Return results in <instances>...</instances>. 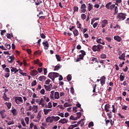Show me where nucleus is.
Wrapping results in <instances>:
<instances>
[{"label":"nucleus","instance_id":"obj_32","mask_svg":"<svg viewBox=\"0 0 129 129\" xmlns=\"http://www.w3.org/2000/svg\"><path fill=\"white\" fill-rule=\"evenodd\" d=\"M52 118L54 121H58L60 119V117L52 116Z\"/></svg>","mask_w":129,"mask_h":129},{"label":"nucleus","instance_id":"obj_2","mask_svg":"<svg viewBox=\"0 0 129 129\" xmlns=\"http://www.w3.org/2000/svg\"><path fill=\"white\" fill-rule=\"evenodd\" d=\"M103 46L98 44L97 45H94L92 47V50L93 52H100L101 50H103Z\"/></svg>","mask_w":129,"mask_h":129},{"label":"nucleus","instance_id":"obj_39","mask_svg":"<svg viewBox=\"0 0 129 129\" xmlns=\"http://www.w3.org/2000/svg\"><path fill=\"white\" fill-rule=\"evenodd\" d=\"M7 39H12V37H14L13 34L7 33Z\"/></svg>","mask_w":129,"mask_h":129},{"label":"nucleus","instance_id":"obj_49","mask_svg":"<svg viewBox=\"0 0 129 129\" xmlns=\"http://www.w3.org/2000/svg\"><path fill=\"white\" fill-rule=\"evenodd\" d=\"M77 116L76 117V118H77V119H78V118H80V117H81V115H82L81 112H79L77 113Z\"/></svg>","mask_w":129,"mask_h":129},{"label":"nucleus","instance_id":"obj_50","mask_svg":"<svg viewBox=\"0 0 129 129\" xmlns=\"http://www.w3.org/2000/svg\"><path fill=\"white\" fill-rule=\"evenodd\" d=\"M25 121H26L27 124H29V122L30 121V118H29V117H26L25 118Z\"/></svg>","mask_w":129,"mask_h":129},{"label":"nucleus","instance_id":"obj_16","mask_svg":"<svg viewBox=\"0 0 129 129\" xmlns=\"http://www.w3.org/2000/svg\"><path fill=\"white\" fill-rule=\"evenodd\" d=\"M58 122L59 123H62V124H64V123H67L68 122V120L66 119V118H61L58 121Z\"/></svg>","mask_w":129,"mask_h":129},{"label":"nucleus","instance_id":"obj_20","mask_svg":"<svg viewBox=\"0 0 129 129\" xmlns=\"http://www.w3.org/2000/svg\"><path fill=\"white\" fill-rule=\"evenodd\" d=\"M125 53H123L121 54V55L119 56V59L120 60H123V61H125Z\"/></svg>","mask_w":129,"mask_h":129},{"label":"nucleus","instance_id":"obj_63","mask_svg":"<svg viewBox=\"0 0 129 129\" xmlns=\"http://www.w3.org/2000/svg\"><path fill=\"white\" fill-rule=\"evenodd\" d=\"M27 111H31V110H32V106H29L27 108Z\"/></svg>","mask_w":129,"mask_h":129},{"label":"nucleus","instance_id":"obj_1","mask_svg":"<svg viewBox=\"0 0 129 129\" xmlns=\"http://www.w3.org/2000/svg\"><path fill=\"white\" fill-rule=\"evenodd\" d=\"M105 8L107 10H110V11H113L114 9V15H115L118 12V8L117 6L115 7V5L112 4L111 2H109L105 5Z\"/></svg>","mask_w":129,"mask_h":129},{"label":"nucleus","instance_id":"obj_47","mask_svg":"<svg viewBox=\"0 0 129 129\" xmlns=\"http://www.w3.org/2000/svg\"><path fill=\"white\" fill-rule=\"evenodd\" d=\"M81 18L82 20H85L86 19V15H85V14H81Z\"/></svg>","mask_w":129,"mask_h":129},{"label":"nucleus","instance_id":"obj_23","mask_svg":"<svg viewBox=\"0 0 129 129\" xmlns=\"http://www.w3.org/2000/svg\"><path fill=\"white\" fill-rule=\"evenodd\" d=\"M54 98L55 99H59L60 98V94H59V92H55L54 93Z\"/></svg>","mask_w":129,"mask_h":129},{"label":"nucleus","instance_id":"obj_28","mask_svg":"<svg viewBox=\"0 0 129 129\" xmlns=\"http://www.w3.org/2000/svg\"><path fill=\"white\" fill-rule=\"evenodd\" d=\"M73 34L74 37H77V36H78V35H79V32L77 29H75L73 31Z\"/></svg>","mask_w":129,"mask_h":129},{"label":"nucleus","instance_id":"obj_27","mask_svg":"<svg viewBox=\"0 0 129 129\" xmlns=\"http://www.w3.org/2000/svg\"><path fill=\"white\" fill-rule=\"evenodd\" d=\"M3 98L5 101H9V100H10V98L7 96V94H6V93L4 94Z\"/></svg>","mask_w":129,"mask_h":129},{"label":"nucleus","instance_id":"obj_61","mask_svg":"<svg viewBox=\"0 0 129 129\" xmlns=\"http://www.w3.org/2000/svg\"><path fill=\"white\" fill-rule=\"evenodd\" d=\"M105 39L108 42V43H110V42L111 41V38L110 37H106Z\"/></svg>","mask_w":129,"mask_h":129},{"label":"nucleus","instance_id":"obj_48","mask_svg":"<svg viewBox=\"0 0 129 129\" xmlns=\"http://www.w3.org/2000/svg\"><path fill=\"white\" fill-rule=\"evenodd\" d=\"M21 123L23 126H26V123L25 122V120H24V119L22 118L21 119Z\"/></svg>","mask_w":129,"mask_h":129},{"label":"nucleus","instance_id":"obj_11","mask_svg":"<svg viewBox=\"0 0 129 129\" xmlns=\"http://www.w3.org/2000/svg\"><path fill=\"white\" fill-rule=\"evenodd\" d=\"M81 13H85L86 12V5L83 4L81 7Z\"/></svg>","mask_w":129,"mask_h":129},{"label":"nucleus","instance_id":"obj_33","mask_svg":"<svg viewBox=\"0 0 129 129\" xmlns=\"http://www.w3.org/2000/svg\"><path fill=\"white\" fill-rule=\"evenodd\" d=\"M92 9H93V6L91 4H90V3L88 4V10L89 11V12H90V11H91V10H92Z\"/></svg>","mask_w":129,"mask_h":129},{"label":"nucleus","instance_id":"obj_57","mask_svg":"<svg viewBox=\"0 0 129 129\" xmlns=\"http://www.w3.org/2000/svg\"><path fill=\"white\" fill-rule=\"evenodd\" d=\"M94 125V123H93V122L91 121L89 124H88V127H91V126H93Z\"/></svg>","mask_w":129,"mask_h":129},{"label":"nucleus","instance_id":"obj_52","mask_svg":"<svg viewBox=\"0 0 129 129\" xmlns=\"http://www.w3.org/2000/svg\"><path fill=\"white\" fill-rule=\"evenodd\" d=\"M41 103H45V99H44V97H43V98H42L40 99V100H39V101L38 104H41Z\"/></svg>","mask_w":129,"mask_h":129},{"label":"nucleus","instance_id":"obj_59","mask_svg":"<svg viewBox=\"0 0 129 129\" xmlns=\"http://www.w3.org/2000/svg\"><path fill=\"white\" fill-rule=\"evenodd\" d=\"M70 119H72V120H77V118H76V117H75L73 116H71Z\"/></svg>","mask_w":129,"mask_h":129},{"label":"nucleus","instance_id":"obj_64","mask_svg":"<svg viewBox=\"0 0 129 129\" xmlns=\"http://www.w3.org/2000/svg\"><path fill=\"white\" fill-rule=\"evenodd\" d=\"M101 58H102V59H105V58H106V55H105V54H101Z\"/></svg>","mask_w":129,"mask_h":129},{"label":"nucleus","instance_id":"obj_51","mask_svg":"<svg viewBox=\"0 0 129 129\" xmlns=\"http://www.w3.org/2000/svg\"><path fill=\"white\" fill-rule=\"evenodd\" d=\"M79 10V8L76 6H75L74 7V12L73 14H75V12H78V10Z\"/></svg>","mask_w":129,"mask_h":129},{"label":"nucleus","instance_id":"obj_36","mask_svg":"<svg viewBox=\"0 0 129 129\" xmlns=\"http://www.w3.org/2000/svg\"><path fill=\"white\" fill-rule=\"evenodd\" d=\"M54 93H55L54 91H52L50 92V97L51 98V99H54Z\"/></svg>","mask_w":129,"mask_h":129},{"label":"nucleus","instance_id":"obj_40","mask_svg":"<svg viewBox=\"0 0 129 129\" xmlns=\"http://www.w3.org/2000/svg\"><path fill=\"white\" fill-rule=\"evenodd\" d=\"M41 117H42V114L41 112H39L37 116V118H38V119L40 120V119H41Z\"/></svg>","mask_w":129,"mask_h":129},{"label":"nucleus","instance_id":"obj_30","mask_svg":"<svg viewBox=\"0 0 129 129\" xmlns=\"http://www.w3.org/2000/svg\"><path fill=\"white\" fill-rule=\"evenodd\" d=\"M11 112L14 116H16V115L18 114V112L17 111V109H12L11 110Z\"/></svg>","mask_w":129,"mask_h":129},{"label":"nucleus","instance_id":"obj_14","mask_svg":"<svg viewBox=\"0 0 129 129\" xmlns=\"http://www.w3.org/2000/svg\"><path fill=\"white\" fill-rule=\"evenodd\" d=\"M9 58H8V61L9 63H13L14 62V60H15V58L14 55H12L11 56H8Z\"/></svg>","mask_w":129,"mask_h":129},{"label":"nucleus","instance_id":"obj_24","mask_svg":"<svg viewBox=\"0 0 129 129\" xmlns=\"http://www.w3.org/2000/svg\"><path fill=\"white\" fill-rule=\"evenodd\" d=\"M32 110L33 111H35V113L38 112V106L33 105V107H32Z\"/></svg>","mask_w":129,"mask_h":129},{"label":"nucleus","instance_id":"obj_56","mask_svg":"<svg viewBox=\"0 0 129 129\" xmlns=\"http://www.w3.org/2000/svg\"><path fill=\"white\" fill-rule=\"evenodd\" d=\"M6 32H7L6 30H2L1 32V35H2V36H4V35H5V34H6Z\"/></svg>","mask_w":129,"mask_h":129},{"label":"nucleus","instance_id":"obj_25","mask_svg":"<svg viewBox=\"0 0 129 129\" xmlns=\"http://www.w3.org/2000/svg\"><path fill=\"white\" fill-rule=\"evenodd\" d=\"M124 73H121L120 75V81H123L124 80Z\"/></svg>","mask_w":129,"mask_h":129},{"label":"nucleus","instance_id":"obj_41","mask_svg":"<svg viewBox=\"0 0 129 129\" xmlns=\"http://www.w3.org/2000/svg\"><path fill=\"white\" fill-rule=\"evenodd\" d=\"M83 119H81L80 121H79L77 122V125L80 124V123H81V125H84V123L83 122Z\"/></svg>","mask_w":129,"mask_h":129},{"label":"nucleus","instance_id":"obj_31","mask_svg":"<svg viewBox=\"0 0 129 129\" xmlns=\"http://www.w3.org/2000/svg\"><path fill=\"white\" fill-rule=\"evenodd\" d=\"M11 72H14V73H17V72H19V70L17 69L16 68L11 67Z\"/></svg>","mask_w":129,"mask_h":129},{"label":"nucleus","instance_id":"obj_46","mask_svg":"<svg viewBox=\"0 0 129 129\" xmlns=\"http://www.w3.org/2000/svg\"><path fill=\"white\" fill-rule=\"evenodd\" d=\"M42 52L40 50H36L34 52V55H40Z\"/></svg>","mask_w":129,"mask_h":129},{"label":"nucleus","instance_id":"obj_17","mask_svg":"<svg viewBox=\"0 0 129 129\" xmlns=\"http://www.w3.org/2000/svg\"><path fill=\"white\" fill-rule=\"evenodd\" d=\"M38 74V71L36 70H32L30 72V75L31 76H36Z\"/></svg>","mask_w":129,"mask_h":129},{"label":"nucleus","instance_id":"obj_6","mask_svg":"<svg viewBox=\"0 0 129 129\" xmlns=\"http://www.w3.org/2000/svg\"><path fill=\"white\" fill-rule=\"evenodd\" d=\"M35 4V6H40L41 4H42V2L41 0H29L28 1V4L31 5V4Z\"/></svg>","mask_w":129,"mask_h":129},{"label":"nucleus","instance_id":"obj_44","mask_svg":"<svg viewBox=\"0 0 129 129\" xmlns=\"http://www.w3.org/2000/svg\"><path fill=\"white\" fill-rule=\"evenodd\" d=\"M112 112H113L114 113H115V111L116 110V109H117V108H115V106L114 105H113L112 106Z\"/></svg>","mask_w":129,"mask_h":129},{"label":"nucleus","instance_id":"obj_5","mask_svg":"<svg viewBox=\"0 0 129 129\" xmlns=\"http://www.w3.org/2000/svg\"><path fill=\"white\" fill-rule=\"evenodd\" d=\"M14 101L16 103V104H21V103H23L24 101L23 100V98L20 96H17L14 98Z\"/></svg>","mask_w":129,"mask_h":129},{"label":"nucleus","instance_id":"obj_21","mask_svg":"<svg viewBox=\"0 0 129 129\" xmlns=\"http://www.w3.org/2000/svg\"><path fill=\"white\" fill-rule=\"evenodd\" d=\"M104 108H105V110L106 112H108L109 111V108H110L109 104H106L105 105Z\"/></svg>","mask_w":129,"mask_h":129},{"label":"nucleus","instance_id":"obj_8","mask_svg":"<svg viewBox=\"0 0 129 129\" xmlns=\"http://www.w3.org/2000/svg\"><path fill=\"white\" fill-rule=\"evenodd\" d=\"M90 62H91V64H94V63H98V59L96 57H91L90 58Z\"/></svg>","mask_w":129,"mask_h":129},{"label":"nucleus","instance_id":"obj_9","mask_svg":"<svg viewBox=\"0 0 129 129\" xmlns=\"http://www.w3.org/2000/svg\"><path fill=\"white\" fill-rule=\"evenodd\" d=\"M80 53H81V54L79 55V57L80 58L81 60H83V58L85 55H86V52L84 50H80Z\"/></svg>","mask_w":129,"mask_h":129},{"label":"nucleus","instance_id":"obj_54","mask_svg":"<svg viewBox=\"0 0 129 129\" xmlns=\"http://www.w3.org/2000/svg\"><path fill=\"white\" fill-rule=\"evenodd\" d=\"M19 73L21 75H23V76H27V73L23 72V71L22 70H20Z\"/></svg>","mask_w":129,"mask_h":129},{"label":"nucleus","instance_id":"obj_15","mask_svg":"<svg viewBox=\"0 0 129 129\" xmlns=\"http://www.w3.org/2000/svg\"><path fill=\"white\" fill-rule=\"evenodd\" d=\"M52 86H53V85H52V84H51L48 86H47L46 85H44V88L45 89L46 91H50L51 88H52Z\"/></svg>","mask_w":129,"mask_h":129},{"label":"nucleus","instance_id":"obj_42","mask_svg":"<svg viewBox=\"0 0 129 129\" xmlns=\"http://www.w3.org/2000/svg\"><path fill=\"white\" fill-rule=\"evenodd\" d=\"M107 115L108 117V118H111V117H112V112H109L107 113Z\"/></svg>","mask_w":129,"mask_h":129},{"label":"nucleus","instance_id":"obj_26","mask_svg":"<svg viewBox=\"0 0 129 129\" xmlns=\"http://www.w3.org/2000/svg\"><path fill=\"white\" fill-rule=\"evenodd\" d=\"M50 111H52V109H43V112L44 113L45 115H47V114H48V113H49V112H50Z\"/></svg>","mask_w":129,"mask_h":129},{"label":"nucleus","instance_id":"obj_29","mask_svg":"<svg viewBox=\"0 0 129 129\" xmlns=\"http://www.w3.org/2000/svg\"><path fill=\"white\" fill-rule=\"evenodd\" d=\"M114 39L117 42H120L121 38L119 36H114Z\"/></svg>","mask_w":129,"mask_h":129},{"label":"nucleus","instance_id":"obj_45","mask_svg":"<svg viewBox=\"0 0 129 129\" xmlns=\"http://www.w3.org/2000/svg\"><path fill=\"white\" fill-rule=\"evenodd\" d=\"M60 69V64H58L54 68V71H56L57 70H59Z\"/></svg>","mask_w":129,"mask_h":129},{"label":"nucleus","instance_id":"obj_19","mask_svg":"<svg viewBox=\"0 0 129 129\" xmlns=\"http://www.w3.org/2000/svg\"><path fill=\"white\" fill-rule=\"evenodd\" d=\"M97 43L98 44H101L102 45H105V43H104V41L102 40L101 38L98 39L96 40Z\"/></svg>","mask_w":129,"mask_h":129},{"label":"nucleus","instance_id":"obj_35","mask_svg":"<svg viewBox=\"0 0 129 129\" xmlns=\"http://www.w3.org/2000/svg\"><path fill=\"white\" fill-rule=\"evenodd\" d=\"M6 105L7 106L8 109H10L12 107V103L10 102H6Z\"/></svg>","mask_w":129,"mask_h":129},{"label":"nucleus","instance_id":"obj_13","mask_svg":"<svg viewBox=\"0 0 129 129\" xmlns=\"http://www.w3.org/2000/svg\"><path fill=\"white\" fill-rule=\"evenodd\" d=\"M108 24V21L107 20L105 19L103 21H102V24H101V27L104 28Z\"/></svg>","mask_w":129,"mask_h":129},{"label":"nucleus","instance_id":"obj_58","mask_svg":"<svg viewBox=\"0 0 129 129\" xmlns=\"http://www.w3.org/2000/svg\"><path fill=\"white\" fill-rule=\"evenodd\" d=\"M37 85V81L36 80L33 81L31 83V86H35Z\"/></svg>","mask_w":129,"mask_h":129},{"label":"nucleus","instance_id":"obj_10","mask_svg":"<svg viewBox=\"0 0 129 129\" xmlns=\"http://www.w3.org/2000/svg\"><path fill=\"white\" fill-rule=\"evenodd\" d=\"M46 122H49V123H52L53 122V116H48L47 117V118L45 119Z\"/></svg>","mask_w":129,"mask_h":129},{"label":"nucleus","instance_id":"obj_22","mask_svg":"<svg viewBox=\"0 0 129 129\" xmlns=\"http://www.w3.org/2000/svg\"><path fill=\"white\" fill-rule=\"evenodd\" d=\"M38 80L41 82L45 81V80H46V77L44 76H41L38 78Z\"/></svg>","mask_w":129,"mask_h":129},{"label":"nucleus","instance_id":"obj_55","mask_svg":"<svg viewBox=\"0 0 129 129\" xmlns=\"http://www.w3.org/2000/svg\"><path fill=\"white\" fill-rule=\"evenodd\" d=\"M5 47L7 48V49H8L9 50H10V49H11V45L8 43L5 44Z\"/></svg>","mask_w":129,"mask_h":129},{"label":"nucleus","instance_id":"obj_7","mask_svg":"<svg viewBox=\"0 0 129 129\" xmlns=\"http://www.w3.org/2000/svg\"><path fill=\"white\" fill-rule=\"evenodd\" d=\"M42 45L44 47V50H48V49H49V42H48V41L44 40L42 42Z\"/></svg>","mask_w":129,"mask_h":129},{"label":"nucleus","instance_id":"obj_43","mask_svg":"<svg viewBox=\"0 0 129 129\" xmlns=\"http://www.w3.org/2000/svg\"><path fill=\"white\" fill-rule=\"evenodd\" d=\"M68 81H71L72 79V76H71V75H68L67 76V78Z\"/></svg>","mask_w":129,"mask_h":129},{"label":"nucleus","instance_id":"obj_34","mask_svg":"<svg viewBox=\"0 0 129 129\" xmlns=\"http://www.w3.org/2000/svg\"><path fill=\"white\" fill-rule=\"evenodd\" d=\"M43 98L44 99V101H46V102H49V101H50V98H49L47 95L44 96Z\"/></svg>","mask_w":129,"mask_h":129},{"label":"nucleus","instance_id":"obj_60","mask_svg":"<svg viewBox=\"0 0 129 129\" xmlns=\"http://www.w3.org/2000/svg\"><path fill=\"white\" fill-rule=\"evenodd\" d=\"M127 108H128V107L126 105H123L122 107V109H124V110H127Z\"/></svg>","mask_w":129,"mask_h":129},{"label":"nucleus","instance_id":"obj_37","mask_svg":"<svg viewBox=\"0 0 129 129\" xmlns=\"http://www.w3.org/2000/svg\"><path fill=\"white\" fill-rule=\"evenodd\" d=\"M52 103L50 102L48 103V105H46L45 106V107L46 108H52Z\"/></svg>","mask_w":129,"mask_h":129},{"label":"nucleus","instance_id":"obj_18","mask_svg":"<svg viewBox=\"0 0 129 129\" xmlns=\"http://www.w3.org/2000/svg\"><path fill=\"white\" fill-rule=\"evenodd\" d=\"M100 81H101V86H102L104 85V84H105V77L104 76L102 77L101 78Z\"/></svg>","mask_w":129,"mask_h":129},{"label":"nucleus","instance_id":"obj_38","mask_svg":"<svg viewBox=\"0 0 129 129\" xmlns=\"http://www.w3.org/2000/svg\"><path fill=\"white\" fill-rule=\"evenodd\" d=\"M6 122H7V124H8V125H11V124H14V123H15V122H14V120H11V121L6 120Z\"/></svg>","mask_w":129,"mask_h":129},{"label":"nucleus","instance_id":"obj_3","mask_svg":"<svg viewBox=\"0 0 129 129\" xmlns=\"http://www.w3.org/2000/svg\"><path fill=\"white\" fill-rule=\"evenodd\" d=\"M126 17V14L120 13L117 14L116 19L118 21H124V20H125Z\"/></svg>","mask_w":129,"mask_h":129},{"label":"nucleus","instance_id":"obj_12","mask_svg":"<svg viewBox=\"0 0 129 129\" xmlns=\"http://www.w3.org/2000/svg\"><path fill=\"white\" fill-rule=\"evenodd\" d=\"M5 112H6V110L5 109H3L1 110L0 114H1V116L2 118H5L6 116H7V114Z\"/></svg>","mask_w":129,"mask_h":129},{"label":"nucleus","instance_id":"obj_62","mask_svg":"<svg viewBox=\"0 0 129 129\" xmlns=\"http://www.w3.org/2000/svg\"><path fill=\"white\" fill-rule=\"evenodd\" d=\"M70 92L72 93V94H74V92H75L74 88L71 87V90H70Z\"/></svg>","mask_w":129,"mask_h":129},{"label":"nucleus","instance_id":"obj_53","mask_svg":"<svg viewBox=\"0 0 129 129\" xmlns=\"http://www.w3.org/2000/svg\"><path fill=\"white\" fill-rule=\"evenodd\" d=\"M56 58L58 62H60L61 61V57L59 55H55Z\"/></svg>","mask_w":129,"mask_h":129},{"label":"nucleus","instance_id":"obj_4","mask_svg":"<svg viewBox=\"0 0 129 129\" xmlns=\"http://www.w3.org/2000/svg\"><path fill=\"white\" fill-rule=\"evenodd\" d=\"M48 77L51 79L52 81H55V79L57 78V77H59V73H49Z\"/></svg>","mask_w":129,"mask_h":129}]
</instances>
